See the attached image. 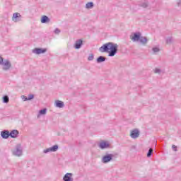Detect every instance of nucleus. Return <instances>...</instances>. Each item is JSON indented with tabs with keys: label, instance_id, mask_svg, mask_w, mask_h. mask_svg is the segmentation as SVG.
Segmentation results:
<instances>
[{
	"label": "nucleus",
	"instance_id": "nucleus-31",
	"mask_svg": "<svg viewBox=\"0 0 181 181\" xmlns=\"http://www.w3.org/2000/svg\"><path fill=\"white\" fill-rule=\"evenodd\" d=\"M21 98H22V100H23V101H25V100H26V98H28V97H26L25 95H22Z\"/></svg>",
	"mask_w": 181,
	"mask_h": 181
},
{
	"label": "nucleus",
	"instance_id": "nucleus-14",
	"mask_svg": "<svg viewBox=\"0 0 181 181\" xmlns=\"http://www.w3.org/2000/svg\"><path fill=\"white\" fill-rule=\"evenodd\" d=\"M55 107L57 108H64V103L62 102V100H56L54 103Z\"/></svg>",
	"mask_w": 181,
	"mask_h": 181
},
{
	"label": "nucleus",
	"instance_id": "nucleus-19",
	"mask_svg": "<svg viewBox=\"0 0 181 181\" xmlns=\"http://www.w3.org/2000/svg\"><path fill=\"white\" fill-rule=\"evenodd\" d=\"M152 52L153 54H156V53H159V52H160V49L158 47H154L152 48Z\"/></svg>",
	"mask_w": 181,
	"mask_h": 181
},
{
	"label": "nucleus",
	"instance_id": "nucleus-28",
	"mask_svg": "<svg viewBox=\"0 0 181 181\" xmlns=\"http://www.w3.org/2000/svg\"><path fill=\"white\" fill-rule=\"evenodd\" d=\"M172 149H173V151L175 152H177V146L173 145L172 146Z\"/></svg>",
	"mask_w": 181,
	"mask_h": 181
},
{
	"label": "nucleus",
	"instance_id": "nucleus-6",
	"mask_svg": "<svg viewBox=\"0 0 181 181\" xmlns=\"http://www.w3.org/2000/svg\"><path fill=\"white\" fill-rule=\"evenodd\" d=\"M59 149L58 145H54L53 146L44 149L43 153H49V152H57V151Z\"/></svg>",
	"mask_w": 181,
	"mask_h": 181
},
{
	"label": "nucleus",
	"instance_id": "nucleus-23",
	"mask_svg": "<svg viewBox=\"0 0 181 181\" xmlns=\"http://www.w3.org/2000/svg\"><path fill=\"white\" fill-rule=\"evenodd\" d=\"M3 103H4V104H8V103H9V97H8V95H4L3 97Z\"/></svg>",
	"mask_w": 181,
	"mask_h": 181
},
{
	"label": "nucleus",
	"instance_id": "nucleus-5",
	"mask_svg": "<svg viewBox=\"0 0 181 181\" xmlns=\"http://www.w3.org/2000/svg\"><path fill=\"white\" fill-rule=\"evenodd\" d=\"M1 66H3L2 70H4V71H8V70H10L12 67V64H11V62H9V60L5 59L4 61H3Z\"/></svg>",
	"mask_w": 181,
	"mask_h": 181
},
{
	"label": "nucleus",
	"instance_id": "nucleus-8",
	"mask_svg": "<svg viewBox=\"0 0 181 181\" xmlns=\"http://www.w3.org/2000/svg\"><path fill=\"white\" fill-rule=\"evenodd\" d=\"M46 52H47L46 48H35L33 49V53H34V54H42L46 53Z\"/></svg>",
	"mask_w": 181,
	"mask_h": 181
},
{
	"label": "nucleus",
	"instance_id": "nucleus-17",
	"mask_svg": "<svg viewBox=\"0 0 181 181\" xmlns=\"http://www.w3.org/2000/svg\"><path fill=\"white\" fill-rule=\"evenodd\" d=\"M106 59H107V58H105V57L100 56L97 58L96 62H97V63H103V62H105Z\"/></svg>",
	"mask_w": 181,
	"mask_h": 181
},
{
	"label": "nucleus",
	"instance_id": "nucleus-16",
	"mask_svg": "<svg viewBox=\"0 0 181 181\" xmlns=\"http://www.w3.org/2000/svg\"><path fill=\"white\" fill-rule=\"evenodd\" d=\"M50 22V18L47 16H42L41 18V23H49Z\"/></svg>",
	"mask_w": 181,
	"mask_h": 181
},
{
	"label": "nucleus",
	"instance_id": "nucleus-9",
	"mask_svg": "<svg viewBox=\"0 0 181 181\" xmlns=\"http://www.w3.org/2000/svg\"><path fill=\"white\" fill-rule=\"evenodd\" d=\"M98 148H100V149H108V148H110V143H108L107 141H101L98 144Z\"/></svg>",
	"mask_w": 181,
	"mask_h": 181
},
{
	"label": "nucleus",
	"instance_id": "nucleus-15",
	"mask_svg": "<svg viewBox=\"0 0 181 181\" xmlns=\"http://www.w3.org/2000/svg\"><path fill=\"white\" fill-rule=\"evenodd\" d=\"M18 135H19V132L16 129H14L10 132L11 138H18Z\"/></svg>",
	"mask_w": 181,
	"mask_h": 181
},
{
	"label": "nucleus",
	"instance_id": "nucleus-22",
	"mask_svg": "<svg viewBox=\"0 0 181 181\" xmlns=\"http://www.w3.org/2000/svg\"><path fill=\"white\" fill-rule=\"evenodd\" d=\"M140 6H141V8H148L149 6V3L148 1H144L141 4Z\"/></svg>",
	"mask_w": 181,
	"mask_h": 181
},
{
	"label": "nucleus",
	"instance_id": "nucleus-32",
	"mask_svg": "<svg viewBox=\"0 0 181 181\" xmlns=\"http://www.w3.org/2000/svg\"><path fill=\"white\" fill-rule=\"evenodd\" d=\"M180 5H181V0H180V1L177 3L178 6H180Z\"/></svg>",
	"mask_w": 181,
	"mask_h": 181
},
{
	"label": "nucleus",
	"instance_id": "nucleus-18",
	"mask_svg": "<svg viewBox=\"0 0 181 181\" xmlns=\"http://www.w3.org/2000/svg\"><path fill=\"white\" fill-rule=\"evenodd\" d=\"M86 9H91V8H94V3H93V1L88 2L86 4Z\"/></svg>",
	"mask_w": 181,
	"mask_h": 181
},
{
	"label": "nucleus",
	"instance_id": "nucleus-3",
	"mask_svg": "<svg viewBox=\"0 0 181 181\" xmlns=\"http://www.w3.org/2000/svg\"><path fill=\"white\" fill-rule=\"evenodd\" d=\"M12 153L14 156H22L23 153V149L22 148V145L18 144L16 146L15 148L12 150Z\"/></svg>",
	"mask_w": 181,
	"mask_h": 181
},
{
	"label": "nucleus",
	"instance_id": "nucleus-13",
	"mask_svg": "<svg viewBox=\"0 0 181 181\" xmlns=\"http://www.w3.org/2000/svg\"><path fill=\"white\" fill-rule=\"evenodd\" d=\"M82 46H83V40L81 39L77 40L74 45L75 49H81Z\"/></svg>",
	"mask_w": 181,
	"mask_h": 181
},
{
	"label": "nucleus",
	"instance_id": "nucleus-29",
	"mask_svg": "<svg viewBox=\"0 0 181 181\" xmlns=\"http://www.w3.org/2000/svg\"><path fill=\"white\" fill-rule=\"evenodd\" d=\"M54 33H55V35H59V33H60V30L59 28H56Z\"/></svg>",
	"mask_w": 181,
	"mask_h": 181
},
{
	"label": "nucleus",
	"instance_id": "nucleus-21",
	"mask_svg": "<svg viewBox=\"0 0 181 181\" xmlns=\"http://www.w3.org/2000/svg\"><path fill=\"white\" fill-rule=\"evenodd\" d=\"M47 112V109H46V108H44L39 111L40 115H46Z\"/></svg>",
	"mask_w": 181,
	"mask_h": 181
},
{
	"label": "nucleus",
	"instance_id": "nucleus-27",
	"mask_svg": "<svg viewBox=\"0 0 181 181\" xmlns=\"http://www.w3.org/2000/svg\"><path fill=\"white\" fill-rule=\"evenodd\" d=\"M154 73H156V74H160V73H162V70H160V69L156 68Z\"/></svg>",
	"mask_w": 181,
	"mask_h": 181
},
{
	"label": "nucleus",
	"instance_id": "nucleus-11",
	"mask_svg": "<svg viewBox=\"0 0 181 181\" xmlns=\"http://www.w3.org/2000/svg\"><path fill=\"white\" fill-rule=\"evenodd\" d=\"M64 181H74L73 178V173H67L64 175L63 177Z\"/></svg>",
	"mask_w": 181,
	"mask_h": 181
},
{
	"label": "nucleus",
	"instance_id": "nucleus-10",
	"mask_svg": "<svg viewBox=\"0 0 181 181\" xmlns=\"http://www.w3.org/2000/svg\"><path fill=\"white\" fill-rule=\"evenodd\" d=\"M130 136L133 139H136L139 136V130L134 129L130 132Z\"/></svg>",
	"mask_w": 181,
	"mask_h": 181
},
{
	"label": "nucleus",
	"instance_id": "nucleus-26",
	"mask_svg": "<svg viewBox=\"0 0 181 181\" xmlns=\"http://www.w3.org/2000/svg\"><path fill=\"white\" fill-rule=\"evenodd\" d=\"M88 60L89 62H91V61L94 60V54H90L88 57Z\"/></svg>",
	"mask_w": 181,
	"mask_h": 181
},
{
	"label": "nucleus",
	"instance_id": "nucleus-2",
	"mask_svg": "<svg viewBox=\"0 0 181 181\" xmlns=\"http://www.w3.org/2000/svg\"><path fill=\"white\" fill-rule=\"evenodd\" d=\"M130 39L133 42H139L143 46H146L148 42V37L142 36V33L139 32L132 33Z\"/></svg>",
	"mask_w": 181,
	"mask_h": 181
},
{
	"label": "nucleus",
	"instance_id": "nucleus-20",
	"mask_svg": "<svg viewBox=\"0 0 181 181\" xmlns=\"http://www.w3.org/2000/svg\"><path fill=\"white\" fill-rule=\"evenodd\" d=\"M166 43L167 45H171V43H173V38L172 37H168L166 38Z\"/></svg>",
	"mask_w": 181,
	"mask_h": 181
},
{
	"label": "nucleus",
	"instance_id": "nucleus-24",
	"mask_svg": "<svg viewBox=\"0 0 181 181\" xmlns=\"http://www.w3.org/2000/svg\"><path fill=\"white\" fill-rule=\"evenodd\" d=\"M33 98H35V95L33 94H30L28 95V98H25V100H24V101H29L30 100H33Z\"/></svg>",
	"mask_w": 181,
	"mask_h": 181
},
{
	"label": "nucleus",
	"instance_id": "nucleus-30",
	"mask_svg": "<svg viewBox=\"0 0 181 181\" xmlns=\"http://www.w3.org/2000/svg\"><path fill=\"white\" fill-rule=\"evenodd\" d=\"M3 62H4V58L0 56V66H1Z\"/></svg>",
	"mask_w": 181,
	"mask_h": 181
},
{
	"label": "nucleus",
	"instance_id": "nucleus-25",
	"mask_svg": "<svg viewBox=\"0 0 181 181\" xmlns=\"http://www.w3.org/2000/svg\"><path fill=\"white\" fill-rule=\"evenodd\" d=\"M153 152V149L149 148L148 153H147V158H151L152 156V153Z\"/></svg>",
	"mask_w": 181,
	"mask_h": 181
},
{
	"label": "nucleus",
	"instance_id": "nucleus-7",
	"mask_svg": "<svg viewBox=\"0 0 181 181\" xmlns=\"http://www.w3.org/2000/svg\"><path fill=\"white\" fill-rule=\"evenodd\" d=\"M22 16L19 13H14L13 14L12 21L13 22H21L22 21Z\"/></svg>",
	"mask_w": 181,
	"mask_h": 181
},
{
	"label": "nucleus",
	"instance_id": "nucleus-4",
	"mask_svg": "<svg viewBox=\"0 0 181 181\" xmlns=\"http://www.w3.org/2000/svg\"><path fill=\"white\" fill-rule=\"evenodd\" d=\"M114 158V154L110 153L108 151L105 152V154L102 157L101 162L103 163H110L112 158Z\"/></svg>",
	"mask_w": 181,
	"mask_h": 181
},
{
	"label": "nucleus",
	"instance_id": "nucleus-12",
	"mask_svg": "<svg viewBox=\"0 0 181 181\" xmlns=\"http://www.w3.org/2000/svg\"><path fill=\"white\" fill-rule=\"evenodd\" d=\"M1 136L3 139H8L11 136L10 132L8 130H4L1 132Z\"/></svg>",
	"mask_w": 181,
	"mask_h": 181
},
{
	"label": "nucleus",
	"instance_id": "nucleus-1",
	"mask_svg": "<svg viewBox=\"0 0 181 181\" xmlns=\"http://www.w3.org/2000/svg\"><path fill=\"white\" fill-rule=\"evenodd\" d=\"M101 53H109L108 56L114 57L118 52V44L114 42H107L99 48Z\"/></svg>",
	"mask_w": 181,
	"mask_h": 181
}]
</instances>
